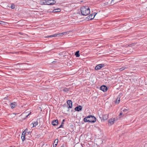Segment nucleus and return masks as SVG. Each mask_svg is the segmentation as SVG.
<instances>
[{"label":"nucleus","mask_w":147,"mask_h":147,"mask_svg":"<svg viewBox=\"0 0 147 147\" xmlns=\"http://www.w3.org/2000/svg\"><path fill=\"white\" fill-rule=\"evenodd\" d=\"M115 118H112L110 119L108 121L109 124H110V125H112L115 122Z\"/></svg>","instance_id":"11"},{"label":"nucleus","mask_w":147,"mask_h":147,"mask_svg":"<svg viewBox=\"0 0 147 147\" xmlns=\"http://www.w3.org/2000/svg\"><path fill=\"white\" fill-rule=\"evenodd\" d=\"M99 116L101 120L103 119L104 120H106L108 118V115L107 114L104 115H101V114H99Z\"/></svg>","instance_id":"3"},{"label":"nucleus","mask_w":147,"mask_h":147,"mask_svg":"<svg viewBox=\"0 0 147 147\" xmlns=\"http://www.w3.org/2000/svg\"><path fill=\"white\" fill-rule=\"evenodd\" d=\"M15 5L13 4H12L11 5V8L12 9H14L15 8Z\"/></svg>","instance_id":"21"},{"label":"nucleus","mask_w":147,"mask_h":147,"mask_svg":"<svg viewBox=\"0 0 147 147\" xmlns=\"http://www.w3.org/2000/svg\"><path fill=\"white\" fill-rule=\"evenodd\" d=\"M85 122H90L91 123H94L96 121V118L92 115H89L85 117L84 119Z\"/></svg>","instance_id":"2"},{"label":"nucleus","mask_w":147,"mask_h":147,"mask_svg":"<svg viewBox=\"0 0 147 147\" xmlns=\"http://www.w3.org/2000/svg\"><path fill=\"white\" fill-rule=\"evenodd\" d=\"M122 95V94H119L116 100L115 101V103L116 104H118L120 101V98Z\"/></svg>","instance_id":"7"},{"label":"nucleus","mask_w":147,"mask_h":147,"mask_svg":"<svg viewBox=\"0 0 147 147\" xmlns=\"http://www.w3.org/2000/svg\"><path fill=\"white\" fill-rule=\"evenodd\" d=\"M45 2L47 5H51L54 4L56 2L54 0H45Z\"/></svg>","instance_id":"4"},{"label":"nucleus","mask_w":147,"mask_h":147,"mask_svg":"<svg viewBox=\"0 0 147 147\" xmlns=\"http://www.w3.org/2000/svg\"><path fill=\"white\" fill-rule=\"evenodd\" d=\"M123 111L124 112H126L127 111V109H125L123 110Z\"/></svg>","instance_id":"24"},{"label":"nucleus","mask_w":147,"mask_h":147,"mask_svg":"<svg viewBox=\"0 0 147 147\" xmlns=\"http://www.w3.org/2000/svg\"><path fill=\"white\" fill-rule=\"evenodd\" d=\"M10 106L11 107L12 109H13L16 106V102H13L11 104Z\"/></svg>","instance_id":"16"},{"label":"nucleus","mask_w":147,"mask_h":147,"mask_svg":"<svg viewBox=\"0 0 147 147\" xmlns=\"http://www.w3.org/2000/svg\"><path fill=\"white\" fill-rule=\"evenodd\" d=\"M104 66V64H100L96 66L95 67L96 70H99L101 68Z\"/></svg>","instance_id":"9"},{"label":"nucleus","mask_w":147,"mask_h":147,"mask_svg":"<svg viewBox=\"0 0 147 147\" xmlns=\"http://www.w3.org/2000/svg\"><path fill=\"white\" fill-rule=\"evenodd\" d=\"M38 123L37 121L33 122L32 124H31L30 125L32 126V127H35L38 124Z\"/></svg>","instance_id":"14"},{"label":"nucleus","mask_w":147,"mask_h":147,"mask_svg":"<svg viewBox=\"0 0 147 147\" xmlns=\"http://www.w3.org/2000/svg\"><path fill=\"white\" fill-rule=\"evenodd\" d=\"M58 34L59 37L62 36V34H61V33H58Z\"/></svg>","instance_id":"26"},{"label":"nucleus","mask_w":147,"mask_h":147,"mask_svg":"<svg viewBox=\"0 0 147 147\" xmlns=\"http://www.w3.org/2000/svg\"><path fill=\"white\" fill-rule=\"evenodd\" d=\"M67 104L68 105L67 107L68 108H71L72 107V102L71 100H68L67 101Z\"/></svg>","instance_id":"8"},{"label":"nucleus","mask_w":147,"mask_h":147,"mask_svg":"<svg viewBox=\"0 0 147 147\" xmlns=\"http://www.w3.org/2000/svg\"><path fill=\"white\" fill-rule=\"evenodd\" d=\"M53 36L54 37H59L58 36V34H54L53 35Z\"/></svg>","instance_id":"23"},{"label":"nucleus","mask_w":147,"mask_h":147,"mask_svg":"<svg viewBox=\"0 0 147 147\" xmlns=\"http://www.w3.org/2000/svg\"><path fill=\"white\" fill-rule=\"evenodd\" d=\"M100 89L104 92H106L107 90V87L104 85L101 86L100 87Z\"/></svg>","instance_id":"10"},{"label":"nucleus","mask_w":147,"mask_h":147,"mask_svg":"<svg viewBox=\"0 0 147 147\" xmlns=\"http://www.w3.org/2000/svg\"><path fill=\"white\" fill-rule=\"evenodd\" d=\"M61 33L62 34V35H65V34H66V33L65 32H63Z\"/></svg>","instance_id":"27"},{"label":"nucleus","mask_w":147,"mask_h":147,"mask_svg":"<svg viewBox=\"0 0 147 147\" xmlns=\"http://www.w3.org/2000/svg\"><path fill=\"white\" fill-rule=\"evenodd\" d=\"M60 9H54L53 11V12H60Z\"/></svg>","instance_id":"18"},{"label":"nucleus","mask_w":147,"mask_h":147,"mask_svg":"<svg viewBox=\"0 0 147 147\" xmlns=\"http://www.w3.org/2000/svg\"><path fill=\"white\" fill-rule=\"evenodd\" d=\"M79 53V51H78L76 52L75 55L76 57H79L80 56V55Z\"/></svg>","instance_id":"17"},{"label":"nucleus","mask_w":147,"mask_h":147,"mask_svg":"<svg viewBox=\"0 0 147 147\" xmlns=\"http://www.w3.org/2000/svg\"><path fill=\"white\" fill-rule=\"evenodd\" d=\"M28 131V130L27 131L26 134V135L29 134H30V131Z\"/></svg>","instance_id":"25"},{"label":"nucleus","mask_w":147,"mask_h":147,"mask_svg":"<svg viewBox=\"0 0 147 147\" xmlns=\"http://www.w3.org/2000/svg\"><path fill=\"white\" fill-rule=\"evenodd\" d=\"M27 130L28 129H26L22 133L21 138L23 141H24L25 139V136L26 135V134Z\"/></svg>","instance_id":"5"},{"label":"nucleus","mask_w":147,"mask_h":147,"mask_svg":"<svg viewBox=\"0 0 147 147\" xmlns=\"http://www.w3.org/2000/svg\"><path fill=\"white\" fill-rule=\"evenodd\" d=\"M126 68V67H123L119 69V70L120 71H122L124 70H125Z\"/></svg>","instance_id":"19"},{"label":"nucleus","mask_w":147,"mask_h":147,"mask_svg":"<svg viewBox=\"0 0 147 147\" xmlns=\"http://www.w3.org/2000/svg\"><path fill=\"white\" fill-rule=\"evenodd\" d=\"M58 141V139H55L54 142L53 144V147H56L57 145Z\"/></svg>","instance_id":"15"},{"label":"nucleus","mask_w":147,"mask_h":147,"mask_svg":"<svg viewBox=\"0 0 147 147\" xmlns=\"http://www.w3.org/2000/svg\"><path fill=\"white\" fill-rule=\"evenodd\" d=\"M82 109V107L81 106L79 105L77 106L75 108V110L77 111H79L81 110Z\"/></svg>","instance_id":"12"},{"label":"nucleus","mask_w":147,"mask_h":147,"mask_svg":"<svg viewBox=\"0 0 147 147\" xmlns=\"http://www.w3.org/2000/svg\"><path fill=\"white\" fill-rule=\"evenodd\" d=\"M122 113L121 112L119 113V116H121L122 115Z\"/></svg>","instance_id":"28"},{"label":"nucleus","mask_w":147,"mask_h":147,"mask_svg":"<svg viewBox=\"0 0 147 147\" xmlns=\"http://www.w3.org/2000/svg\"><path fill=\"white\" fill-rule=\"evenodd\" d=\"M54 37L53 36V35H51L49 36H45V38H50V37Z\"/></svg>","instance_id":"22"},{"label":"nucleus","mask_w":147,"mask_h":147,"mask_svg":"<svg viewBox=\"0 0 147 147\" xmlns=\"http://www.w3.org/2000/svg\"><path fill=\"white\" fill-rule=\"evenodd\" d=\"M58 123V121L57 119L53 121L52 122V124L54 126L57 125Z\"/></svg>","instance_id":"13"},{"label":"nucleus","mask_w":147,"mask_h":147,"mask_svg":"<svg viewBox=\"0 0 147 147\" xmlns=\"http://www.w3.org/2000/svg\"><path fill=\"white\" fill-rule=\"evenodd\" d=\"M69 88H64L63 89V91L65 92H67L69 90Z\"/></svg>","instance_id":"20"},{"label":"nucleus","mask_w":147,"mask_h":147,"mask_svg":"<svg viewBox=\"0 0 147 147\" xmlns=\"http://www.w3.org/2000/svg\"><path fill=\"white\" fill-rule=\"evenodd\" d=\"M31 112H30V113L29 114H28V115H26V117H28V115H29L30 114H31Z\"/></svg>","instance_id":"29"},{"label":"nucleus","mask_w":147,"mask_h":147,"mask_svg":"<svg viewBox=\"0 0 147 147\" xmlns=\"http://www.w3.org/2000/svg\"><path fill=\"white\" fill-rule=\"evenodd\" d=\"M96 14L97 13H92L89 15L88 17H87V18L89 20H92L94 18Z\"/></svg>","instance_id":"6"},{"label":"nucleus","mask_w":147,"mask_h":147,"mask_svg":"<svg viewBox=\"0 0 147 147\" xmlns=\"http://www.w3.org/2000/svg\"><path fill=\"white\" fill-rule=\"evenodd\" d=\"M64 120H64V119H63V122L64 121Z\"/></svg>","instance_id":"31"},{"label":"nucleus","mask_w":147,"mask_h":147,"mask_svg":"<svg viewBox=\"0 0 147 147\" xmlns=\"http://www.w3.org/2000/svg\"><path fill=\"white\" fill-rule=\"evenodd\" d=\"M81 11L82 14L85 16L89 15L90 12V9L89 7L84 6L81 7Z\"/></svg>","instance_id":"1"},{"label":"nucleus","mask_w":147,"mask_h":147,"mask_svg":"<svg viewBox=\"0 0 147 147\" xmlns=\"http://www.w3.org/2000/svg\"><path fill=\"white\" fill-rule=\"evenodd\" d=\"M62 126V125H60V126L59 127V128H60V127H61Z\"/></svg>","instance_id":"30"}]
</instances>
